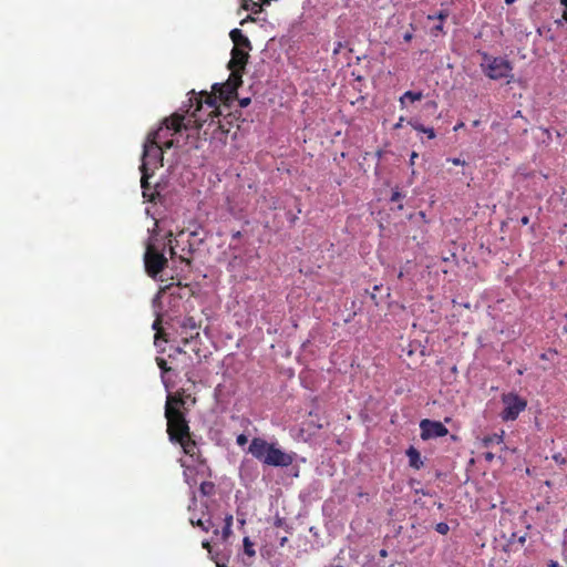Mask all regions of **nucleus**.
I'll list each match as a JSON object with an SVG mask.
<instances>
[{
    "mask_svg": "<svg viewBox=\"0 0 567 567\" xmlns=\"http://www.w3.org/2000/svg\"><path fill=\"white\" fill-rule=\"evenodd\" d=\"M189 102L192 106L195 103V109L187 122H185L184 115L175 113L163 121V126L174 133L194 127L205 140L210 138L226 143L227 131L223 130L221 114L219 106L216 105V96L202 92L199 96L189 99Z\"/></svg>",
    "mask_w": 567,
    "mask_h": 567,
    "instance_id": "f257e3e1",
    "label": "nucleus"
},
{
    "mask_svg": "<svg viewBox=\"0 0 567 567\" xmlns=\"http://www.w3.org/2000/svg\"><path fill=\"white\" fill-rule=\"evenodd\" d=\"M185 401L183 396L177 394H169L165 404V417L167 420V434L169 441L175 443L183 440L190 433L188 421L186 420L185 412L183 411Z\"/></svg>",
    "mask_w": 567,
    "mask_h": 567,
    "instance_id": "f03ea898",
    "label": "nucleus"
},
{
    "mask_svg": "<svg viewBox=\"0 0 567 567\" xmlns=\"http://www.w3.org/2000/svg\"><path fill=\"white\" fill-rule=\"evenodd\" d=\"M248 453L268 466L288 467L295 461V453H286L277 447L276 444L269 443L261 437H254L251 440Z\"/></svg>",
    "mask_w": 567,
    "mask_h": 567,
    "instance_id": "7ed1b4c3",
    "label": "nucleus"
},
{
    "mask_svg": "<svg viewBox=\"0 0 567 567\" xmlns=\"http://www.w3.org/2000/svg\"><path fill=\"white\" fill-rule=\"evenodd\" d=\"M481 56L480 65L486 76L492 80L512 78L513 68L509 61L501 56H492L485 52H482Z\"/></svg>",
    "mask_w": 567,
    "mask_h": 567,
    "instance_id": "20e7f679",
    "label": "nucleus"
},
{
    "mask_svg": "<svg viewBox=\"0 0 567 567\" xmlns=\"http://www.w3.org/2000/svg\"><path fill=\"white\" fill-rule=\"evenodd\" d=\"M164 248V244L162 248H158L152 240L146 245L144 266L147 276L153 279H156L168 264V260L163 252Z\"/></svg>",
    "mask_w": 567,
    "mask_h": 567,
    "instance_id": "39448f33",
    "label": "nucleus"
},
{
    "mask_svg": "<svg viewBox=\"0 0 567 567\" xmlns=\"http://www.w3.org/2000/svg\"><path fill=\"white\" fill-rule=\"evenodd\" d=\"M193 461L196 462V465H187L183 460L179 461L181 466L184 467V481L192 489L197 485L198 477L205 480L212 477V470L204 457Z\"/></svg>",
    "mask_w": 567,
    "mask_h": 567,
    "instance_id": "423d86ee",
    "label": "nucleus"
},
{
    "mask_svg": "<svg viewBox=\"0 0 567 567\" xmlns=\"http://www.w3.org/2000/svg\"><path fill=\"white\" fill-rule=\"evenodd\" d=\"M503 411L501 417L503 421H514L526 409L527 401L516 393L509 392L502 395Z\"/></svg>",
    "mask_w": 567,
    "mask_h": 567,
    "instance_id": "0eeeda50",
    "label": "nucleus"
},
{
    "mask_svg": "<svg viewBox=\"0 0 567 567\" xmlns=\"http://www.w3.org/2000/svg\"><path fill=\"white\" fill-rule=\"evenodd\" d=\"M243 79L238 72L230 73L228 80L224 84H214L213 93H208L209 95H215L216 101L219 100L227 104L230 102L237 94V89L241 85Z\"/></svg>",
    "mask_w": 567,
    "mask_h": 567,
    "instance_id": "6e6552de",
    "label": "nucleus"
},
{
    "mask_svg": "<svg viewBox=\"0 0 567 567\" xmlns=\"http://www.w3.org/2000/svg\"><path fill=\"white\" fill-rule=\"evenodd\" d=\"M163 127L148 134L146 143L144 144L143 162L146 167L150 164H156L158 159L162 161L163 146L159 145L161 132Z\"/></svg>",
    "mask_w": 567,
    "mask_h": 567,
    "instance_id": "1a4fd4ad",
    "label": "nucleus"
},
{
    "mask_svg": "<svg viewBox=\"0 0 567 567\" xmlns=\"http://www.w3.org/2000/svg\"><path fill=\"white\" fill-rule=\"evenodd\" d=\"M420 430H421V439L426 441L431 439L442 437L445 436L449 433L447 427L439 422V421H431V420H422L420 422Z\"/></svg>",
    "mask_w": 567,
    "mask_h": 567,
    "instance_id": "9d476101",
    "label": "nucleus"
},
{
    "mask_svg": "<svg viewBox=\"0 0 567 567\" xmlns=\"http://www.w3.org/2000/svg\"><path fill=\"white\" fill-rule=\"evenodd\" d=\"M248 51L249 50L241 48L231 49V58L228 62V69L231 71V73L238 72V74L243 76V72L249 58Z\"/></svg>",
    "mask_w": 567,
    "mask_h": 567,
    "instance_id": "9b49d317",
    "label": "nucleus"
},
{
    "mask_svg": "<svg viewBox=\"0 0 567 567\" xmlns=\"http://www.w3.org/2000/svg\"><path fill=\"white\" fill-rule=\"evenodd\" d=\"M175 443H178L182 446L183 452L193 460H199L203 457L197 443L194 441L190 433L183 437V440H178Z\"/></svg>",
    "mask_w": 567,
    "mask_h": 567,
    "instance_id": "f8f14e48",
    "label": "nucleus"
},
{
    "mask_svg": "<svg viewBox=\"0 0 567 567\" xmlns=\"http://www.w3.org/2000/svg\"><path fill=\"white\" fill-rule=\"evenodd\" d=\"M229 37L234 42V48H241L247 50L252 49L250 40L243 33L240 29L231 30Z\"/></svg>",
    "mask_w": 567,
    "mask_h": 567,
    "instance_id": "ddd939ff",
    "label": "nucleus"
},
{
    "mask_svg": "<svg viewBox=\"0 0 567 567\" xmlns=\"http://www.w3.org/2000/svg\"><path fill=\"white\" fill-rule=\"evenodd\" d=\"M141 172H142L141 187L143 189V196L150 197L152 199L153 194H148V192L151 190V185H150L148 179L152 176V174L148 172V167H146V163L141 165Z\"/></svg>",
    "mask_w": 567,
    "mask_h": 567,
    "instance_id": "4468645a",
    "label": "nucleus"
},
{
    "mask_svg": "<svg viewBox=\"0 0 567 567\" xmlns=\"http://www.w3.org/2000/svg\"><path fill=\"white\" fill-rule=\"evenodd\" d=\"M406 456L409 458V465L411 467L420 470L423 466L421 454L415 447L410 446L406 451Z\"/></svg>",
    "mask_w": 567,
    "mask_h": 567,
    "instance_id": "2eb2a0df",
    "label": "nucleus"
},
{
    "mask_svg": "<svg viewBox=\"0 0 567 567\" xmlns=\"http://www.w3.org/2000/svg\"><path fill=\"white\" fill-rule=\"evenodd\" d=\"M423 97V94L422 92L417 91V92H414V91H406L400 99H399V102H400V106L402 109H404L406 106V101H410V102H416V101H420L421 99Z\"/></svg>",
    "mask_w": 567,
    "mask_h": 567,
    "instance_id": "dca6fc26",
    "label": "nucleus"
},
{
    "mask_svg": "<svg viewBox=\"0 0 567 567\" xmlns=\"http://www.w3.org/2000/svg\"><path fill=\"white\" fill-rule=\"evenodd\" d=\"M189 523L192 524V526L194 527H199L202 528L204 532H208L210 528L214 527V524L213 522L210 520V518L208 519H202V518H197L195 519V517H190L189 518Z\"/></svg>",
    "mask_w": 567,
    "mask_h": 567,
    "instance_id": "f3484780",
    "label": "nucleus"
},
{
    "mask_svg": "<svg viewBox=\"0 0 567 567\" xmlns=\"http://www.w3.org/2000/svg\"><path fill=\"white\" fill-rule=\"evenodd\" d=\"M409 124L416 131V132H420V133H424L427 135L429 138H434L435 137V132L433 128L431 127H425L424 125H422L420 122L417 121H410Z\"/></svg>",
    "mask_w": 567,
    "mask_h": 567,
    "instance_id": "a211bd4d",
    "label": "nucleus"
},
{
    "mask_svg": "<svg viewBox=\"0 0 567 567\" xmlns=\"http://www.w3.org/2000/svg\"><path fill=\"white\" fill-rule=\"evenodd\" d=\"M505 432L501 431V433H495L493 435H488L483 439V443L485 446H489L492 444H501L504 441Z\"/></svg>",
    "mask_w": 567,
    "mask_h": 567,
    "instance_id": "6ab92c4d",
    "label": "nucleus"
},
{
    "mask_svg": "<svg viewBox=\"0 0 567 567\" xmlns=\"http://www.w3.org/2000/svg\"><path fill=\"white\" fill-rule=\"evenodd\" d=\"M199 492L204 496H210L215 493V484L204 478L199 484Z\"/></svg>",
    "mask_w": 567,
    "mask_h": 567,
    "instance_id": "aec40b11",
    "label": "nucleus"
},
{
    "mask_svg": "<svg viewBox=\"0 0 567 567\" xmlns=\"http://www.w3.org/2000/svg\"><path fill=\"white\" fill-rule=\"evenodd\" d=\"M225 525L221 530V539L227 540L229 536L231 535V526H233V515L228 514L225 516Z\"/></svg>",
    "mask_w": 567,
    "mask_h": 567,
    "instance_id": "412c9836",
    "label": "nucleus"
},
{
    "mask_svg": "<svg viewBox=\"0 0 567 567\" xmlns=\"http://www.w3.org/2000/svg\"><path fill=\"white\" fill-rule=\"evenodd\" d=\"M244 9L250 10L252 13L257 14L261 12V4L258 2H255L252 0H245L244 1Z\"/></svg>",
    "mask_w": 567,
    "mask_h": 567,
    "instance_id": "4be33fe9",
    "label": "nucleus"
},
{
    "mask_svg": "<svg viewBox=\"0 0 567 567\" xmlns=\"http://www.w3.org/2000/svg\"><path fill=\"white\" fill-rule=\"evenodd\" d=\"M243 543L245 554L250 557L255 556L256 551L254 549V543L249 539V537H245Z\"/></svg>",
    "mask_w": 567,
    "mask_h": 567,
    "instance_id": "5701e85b",
    "label": "nucleus"
},
{
    "mask_svg": "<svg viewBox=\"0 0 567 567\" xmlns=\"http://www.w3.org/2000/svg\"><path fill=\"white\" fill-rule=\"evenodd\" d=\"M156 363H157L158 368L162 371V377L164 375V373H166V372L172 370V368L168 367L167 361L164 358L157 357L156 358Z\"/></svg>",
    "mask_w": 567,
    "mask_h": 567,
    "instance_id": "b1692460",
    "label": "nucleus"
},
{
    "mask_svg": "<svg viewBox=\"0 0 567 567\" xmlns=\"http://www.w3.org/2000/svg\"><path fill=\"white\" fill-rule=\"evenodd\" d=\"M161 323L162 319L159 317L156 318L155 321L153 322V329L156 330L155 340L162 338V336L164 334L163 329L161 328Z\"/></svg>",
    "mask_w": 567,
    "mask_h": 567,
    "instance_id": "393cba45",
    "label": "nucleus"
},
{
    "mask_svg": "<svg viewBox=\"0 0 567 567\" xmlns=\"http://www.w3.org/2000/svg\"><path fill=\"white\" fill-rule=\"evenodd\" d=\"M221 125H223V130L227 131V135H228L233 127V122L230 120H228L226 116H224V117H221Z\"/></svg>",
    "mask_w": 567,
    "mask_h": 567,
    "instance_id": "a878e982",
    "label": "nucleus"
},
{
    "mask_svg": "<svg viewBox=\"0 0 567 567\" xmlns=\"http://www.w3.org/2000/svg\"><path fill=\"white\" fill-rule=\"evenodd\" d=\"M248 442V437L247 435L245 434H239L236 439V443L239 445V446H244L246 443Z\"/></svg>",
    "mask_w": 567,
    "mask_h": 567,
    "instance_id": "bb28decb",
    "label": "nucleus"
},
{
    "mask_svg": "<svg viewBox=\"0 0 567 567\" xmlns=\"http://www.w3.org/2000/svg\"><path fill=\"white\" fill-rule=\"evenodd\" d=\"M436 530L440 533V534H446L447 530H449V526L447 524L445 523H440L436 525Z\"/></svg>",
    "mask_w": 567,
    "mask_h": 567,
    "instance_id": "cd10ccee",
    "label": "nucleus"
},
{
    "mask_svg": "<svg viewBox=\"0 0 567 567\" xmlns=\"http://www.w3.org/2000/svg\"><path fill=\"white\" fill-rule=\"evenodd\" d=\"M447 162H451L454 165H465V162L458 157L449 158Z\"/></svg>",
    "mask_w": 567,
    "mask_h": 567,
    "instance_id": "c85d7f7f",
    "label": "nucleus"
},
{
    "mask_svg": "<svg viewBox=\"0 0 567 567\" xmlns=\"http://www.w3.org/2000/svg\"><path fill=\"white\" fill-rule=\"evenodd\" d=\"M249 104H250V99H249V97H245V99H240V100H239V105H240L241 107H246V106H248Z\"/></svg>",
    "mask_w": 567,
    "mask_h": 567,
    "instance_id": "c756f323",
    "label": "nucleus"
},
{
    "mask_svg": "<svg viewBox=\"0 0 567 567\" xmlns=\"http://www.w3.org/2000/svg\"><path fill=\"white\" fill-rule=\"evenodd\" d=\"M400 198H401V194H400L399 192H394V193L392 194L391 200H392V202H396V200H399Z\"/></svg>",
    "mask_w": 567,
    "mask_h": 567,
    "instance_id": "7c9ffc66",
    "label": "nucleus"
},
{
    "mask_svg": "<svg viewBox=\"0 0 567 567\" xmlns=\"http://www.w3.org/2000/svg\"><path fill=\"white\" fill-rule=\"evenodd\" d=\"M417 157V153L413 152L410 156V164L414 165L415 158Z\"/></svg>",
    "mask_w": 567,
    "mask_h": 567,
    "instance_id": "2f4dec72",
    "label": "nucleus"
},
{
    "mask_svg": "<svg viewBox=\"0 0 567 567\" xmlns=\"http://www.w3.org/2000/svg\"><path fill=\"white\" fill-rule=\"evenodd\" d=\"M186 326H189L192 328H196V324H195V322L193 321L192 318L187 319V323H184V327H186Z\"/></svg>",
    "mask_w": 567,
    "mask_h": 567,
    "instance_id": "473e14b6",
    "label": "nucleus"
},
{
    "mask_svg": "<svg viewBox=\"0 0 567 567\" xmlns=\"http://www.w3.org/2000/svg\"><path fill=\"white\" fill-rule=\"evenodd\" d=\"M548 567H561V566H560L557 561H555V560H550V561L548 563Z\"/></svg>",
    "mask_w": 567,
    "mask_h": 567,
    "instance_id": "72a5a7b5",
    "label": "nucleus"
},
{
    "mask_svg": "<svg viewBox=\"0 0 567 567\" xmlns=\"http://www.w3.org/2000/svg\"><path fill=\"white\" fill-rule=\"evenodd\" d=\"M463 126H464V123H463V122H460V123H457V124L454 126V131L456 132V131L461 130Z\"/></svg>",
    "mask_w": 567,
    "mask_h": 567,
    "instance_id": "f704fd0d",
    "label": "nucleus"
},
{
    "mask_svg": "<svg viewBox=\"0 0 567 567\" xmlns=\"http://www.w3.org/2000/svg\"><path fill=\"white\" fill-rule=\"evenodd\" d=\"M172 146H173V141L172 140L164 143V147L165 148H171Z\"/></svg>",
    "mask_w": 567,
    "mask_h": 567,
    "instance_id": "c9c22d12",
    "label": "nucleus"
},
{
    "mask_svg": "<svg viewBox=\"0 0 567 567\" xmlns=\"http://www.w3.org/2000/svg\"><path fill=\"white\" fill-rule=\"evenodd\" d=\"M485 458H486L487 461H492V460L494 458L493 453H486Z\"/></svg>",
    "mask_w": 567,
    "mask_h": 567,
    "instance_id": "e433bc0d",
    "label": "nucleus"
},
{
    "mask_svg": "<svg viewBox=\"0 0 567 567\" xmlns=\"http://www.w3.org/2000/svg\"><path fill=\"white\" fill-rule=\"evenodd\" d=\"M259 1H260L259 3L261 4V7L266 6V4H270V2H271V0H259Z\"/></svg>",
    "mask_w": 567,
    "mask_h": 567,
    "instance_id": "4c0bfd02",
    "label": "nucleus"
},
{
    "mask_svg": "<svg viewBox=\"0 0 567 567\" xmlns=\"http://www.w3.org/2000/svg\"><path fill=\"white\" fill-rule=\"evenodd\" d=\"M241 237V233L240 231H236L235 234H233V238L235 239H238Z\"/></svg>",
    "mask_w": 567,
    "mask_h": 567,
    "instance_id": "58836bf2",
    "label": "nucleus"
},
{
    "mask_svg": "<svg viewBox=\"0 0 567 567\" xmlns=\"http://www.w3.org/2000/svg\"><path fill=\"white\" fill-rule=\"evenodd\" d=\"M411 39H412V34L411 33L404 34V40L405 41H410Z\"/></svg>",
    "mask_w": 567,
    "mask_h": 567,
    "instance_id": "ea45409f",
    "label": "nucleus"
},
{
    "mask_svg": "<svg viewBox=\"0 0 567 567\" xmlns=\"http://www.w3.org/2000/svg\"><path fill=\"white\" fill-rule=\"evenodd\" d=\"M287 540H288V539H287V537H282V538L280 539V546H285V544L287 543Z\"/></svg>",
    "mask_w": 567,
    "mask_h": 567,
    "instance_id": "a19ab883",
    "label": "nucleus"
},
{
    "mask_svg": "<svg viewBox=\"0 0 567 567\" xmlns=\"http://www.w3.org/2000/svg\"><path fill=\"white\" fill-rule=\"evenodd\" d=\"M442 29H443L442 23L437 24V25L434 28V30H435V31H442Z\"/></svg>",
    "mask_w": 567,
    "mask_h": 567,
    "instance_id": "79ce46f5",
    "label": "nucleus"
},
{
    "mask_svg": "<svg viewBox=\"0 0 567 567\" xmlns=\"http://www.w3.org/2000/svg\"><path fill=\"white\" fill-rule=\"evenodd\" d=\"M426 105H427V106H430V107H433V109H435V107H436V103H435V102H433V101H432V102H429Z\"/></svg>",
    "mask_w": 567,
    "mask_h": 567,
    "instance_id": "37998d69",
    "label": "nucleus"
},
{
    "mask_svg": "<svg viewBox=\"0 0 567 567\" xmlns=\"http://www.w3.org/2000/svg\"><path fill=\"white\" fill-rule=\"evenodd\" d=\"M203 547L208 549L210 547L209 542H203Z\"/></svg>",
    "mask_w": 567,
    "mask_h": 567,
    "instance_id": "c03bdc74",
    "label": "nucleus"
},
{
    "mask_svg": "<svg viewBox=\"0 0 567 567\" xmlns=\"http://www.w3.org/2000/svg\"><path fill=\"white\" fill-rule=\"evenodd\" d=\"M522 223H523L524 225L528 224V217H523V218H522Z\"/></svg>",
    "mask_w": 567,
    "mask_h": 567,
    "instance_id": "a18cd8bd",
    "label": "nucleus"
},
{
    "mask_svg": "<svg viewBox=\"0 0 567 567\" xmlns=\"http://www.w3.org/2000/svg\"><path fill=\"white\" fill-rule=\"evenodd\" d=\"M446 17V14H443L442 12L439 14V19L443 20Z\"/></svg>",
    "mask_w": 567,
    "mask_h": 567,
    "instance_id": "49530a36",
    "label": "nucleus"
},
{
    "mask_svg": "<svg viewBox=\"0 0 567 567\" xmlns=\"http://www.w3.org/2000/svg\"><path fill=\"white\" fill-rule=\"evenodd\" d=\"M563 19L567 22V12L566 11L563 13Z\"/></svg>",
    "mask_w": 567,
    "mask_h": 567,
    "instance_id": "de8ad7c7",
    "label": "nucleus"
},
{
    "mask_svg": "<svg viewBox=\"0 0 567 567\" xmlns=\"http://www.w3.org/2000/svg\"><path fill=\"white\" fill-rule=\"evenodd\" d=\"M561 4L567 7V0H560Z\"/></svg>",
    "mask_w": 567,
    "mask_h": 567,
    "instance_id": "09e8293b",
    "label": "nucleus"
},
{
    "mask_svg": "<svg viewBox=\"0 0 567 567\" xmlns=\"http://www.w3.org/2000/svg\"><path fill=\"white\" fill-rule=\"evenodd\" d=\"M280 525H281V519H278V520L276 522V526H280Z\"/></svg>",
    "mask_w": 567,
    "mask_h": 567,
    "instance_id": "8fccbe9b",
    "label": "nucleus"
},
{
    "mask_svg": "<svg viewBox=\"0 0 567 567\" xmlns=\"http://www.w3.org/2000/svg\"><path fill=\"white\" fill-rule=\"evenodd\" d=\"M514 1H515V0H505V2H506L507 4H511V3H513Z\"/></svg>",
    "mask_w": 567,
    "mask_h": 567,
    "instance_id": "3c124183",
    "label": "nucleus"
},
{
    "mask_svg": "<svg viewBox=\"0 0 567 567\" xmlns=\"http://www.w3.org/2000/svg\"><path fill=\"white\" fill-rule=\"evenodd\" d=\"M192 496H193V502H195L196 499H195V492L194 491H192Z\"/></svg>",
    "mask_w": 567,
    "mask_h": 567,
    "instance_id": "603ef678",
    "label": "nucleus"
},
{
    "mask_svg": "<svg viewBox=\"0 0 567 567\" xmlns=\"http://www.w3.org/2000/svg\"><path fill=\"white\" fill-rule=\"evenodd\" d=\"M480 124V121H474L473 125L477 126Z\"/></svg>",
    "mask_w": 567,
    "mask_h": 567,
    "instance_id": "864d4df0",
    "label": "nucleus"
}]
</instances>
